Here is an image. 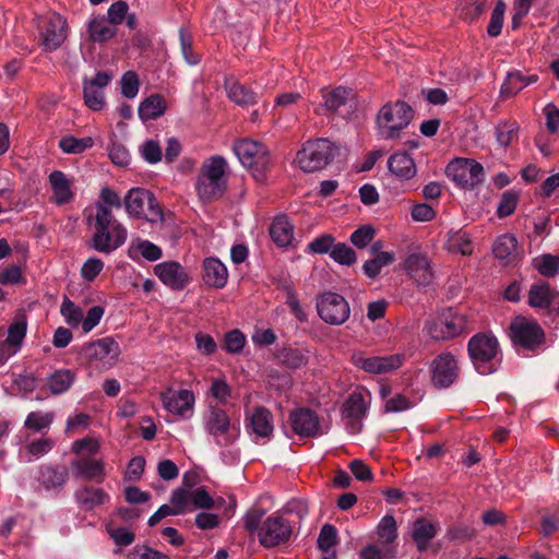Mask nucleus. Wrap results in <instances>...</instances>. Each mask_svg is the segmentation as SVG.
I'll list each match as a JSON object with an SVG mask.
<instances>
[{
	"label": "nucleus",
	"mask_w": 559,
	"mask_h": 559,
	"mask_svg": "<svg viewBox=\"0 0 559 559\" xmlns=\"http://www.w3.org/2000/svg\"><path fill=\"white\" fill-rule=\"evenodd\" d=\"M506 8V3L502 0L497 1L487 26V34L490 37H497L501 34Z\"/></svg>",
	"instance_id": "3c124183"
},
{
	"label": "nucleus",
	"mask_w": 559,
	"mask_h": 559,
	"mask_svg": "<svg viewBox=\"0 0 559 559\" xmlns=\"http://www.w3.org/2000/svg\"><path fill=\"white\" fill-rule=\"evenodd\" d=\"M376 534L381 545H390L397 538V525L392 515H384L377 525Z\"/></svg>",
	"instance_id": "c03bdc74"
},
{
	"label": "nucleus",
	"mask_w": 559,
	"mask_h": 559,
	"mask_svg": "<svg viewBox=\"0 0 559 559\" xmlns=\"http://www.w3.org/2000/svg\"><path fill=\"white\" fill-rule=\"evenodd\" d=\"M367 401H370V394L364 390L353 392L346 400L343 406V418L350 433L361 430V419L366 416L368 408Z\"/></svg>",
	"instance_id": "412c9836"
},
{
	"label": "nucleus",
	"mask_w": 559,
	"mask_h": 559,
	"mask_svg": "<svg viewBox=\"0 0 559 559\" xmlns=\"http://www.w3.org/2000/svg\"><path fill=\"white\" fill-rule=\"evenodd\" d=\"M78 503L86 509L92 510L109 501V495L102 488L83 487L75 492Z\"/></svg>",
	"instance_id": "473e14b6"
},
{
	"label": "nucleus",
	"mask_w": 559,
	"mask_h": 559,
	"mask_svg": "<svg viewBox=\"0 0 559 559\" xmlns=\"http://www.w3.org/2000/svg\"><path fill=\"white\" fill-rule=\"evenodd\" d=\"M270 235L274 242L280 247L289 245L294 237V227L285 215L274 218L270 227Z\"/></svg>",
	"instance_id": "f704fd0d"
},
{
	"label": "nucleus",
	"mask_w": 559,
	"mask_h": 559,
	"mask_svg": "<svg viewBox=\"0 0 559 559\" xmlns=\"http://www.w3.org/2000/svg\"><path fill=\"white\" fill-rule=\"evenodd\" d=\"M436 532L435 524L426 519H418L414 522L412 537L420 551L428 547L430 540L435 537Z\"/></svg>",
	"instance_id": "58836bf2"
},
{
	"label": "nucleus",
	"mask_w": 559,
	"mask_h": 559,
	"mask_svg": "<svg viewBox=\"0 0 559 559\" xmlns=\"http://www.w3.org/2000/svg\"><path fill=\"white\" fill-rule=\"evenodd\" d=\"M92 247L102 253H111L120 248L128 238L127 228L115 218L112 212L95 206Z\"/></svg>",
	"instance_id": "f257e3e1"
},
{
	"label": "nucleus",
	"mask_w": 559,
	"mask_h": 559,
	"mask_svg": "<svg viewBox=\"0 0 559 559\" xmlns=\"http://www.w3.org/2000/svg\"><path fill=\"white\" fill-rule=\"evenodd\" d=\"M334 243L335 239L332 235L323 234L308 243V251L317 254H331Z\"/></svg>",
	"instance_id": "052dcab7"
},
{
	"label": "nucleus",
	"mask_w": 559,
	"mask_h": 559,
	"mask_svg": "<svg viewBox=\"0 0 559 559\" xmlns=\"http://www.w3.org/2000/svg\"><path fill=\"white\" fill-rule=\"evenodd\" d=\"M467 352L479 374L497 371L501 361V350L497 337L490 332L477 333L469 338Z\"/></svg>",
	"instance_id": "7ed1b4c3"
},
{
	"label": "nucleus",
	"mask_w": 559,
	"mask_h": 559,
	"mask_svg": "<svg viewBox=\"0 0 559 559\" xmlns=\"http://www.w3.org/2000/svg\"><path fill=\"white\" fill-rule=\"evenodd\" d=\"M404 270L418 286L430 285L435 277L428 257L421 252L408 254L404 262Z\"/></svg>",
	"instance_id": "b1692460"
},
{
	"label": "nucleus",
	"mask_w": 559,
	"mask_h": 559,
	"mask_svg": "<svg viewBox=\"0 0 559 559\" xmlns=\"http://www.w3.org/2000/svg\"><path fill=\"white\" fill-rule=\"evenodd\" d=\"M154 274L173 290H180L190 282L188 271L176 261H164L156 264Z\"/></svg>",
	"instance_id": "5701e85b"
},
{
	"label": "nucleus",
	"mask_w": 559,
	"mask_h": 559,
	"mask_svg": "<svg viewBox=\"0 0 559 559\" xmlns=\"http://www.w3.org/2000/svg\"><path fill=\"white\" fill-rule=\"evenodd\" d=\"M203 278L206 285L223 288L228 281L226 265L216 258H206L203 262Z\"/></svg>",
	"instance_id": "c85d7f7f"
},
{
	"label": "nucleus",
	"mask_w": 559,
	"mask_h": 559,
	"mask_svg": "<svg viewBox=\"0 0 559 559\" xmlns=\"http://www.w3.org/2000/svg\"><path fill=\"white\" fill-rule=\"evenodd\" d=\"M337 540V531L333 525L325 524L322 526L319 537H318V547L321 550L328 551L330 550Z\"/></svg>",
	"instance_id": "69168bd1"
},
{
	"label": "nucleus",
	"mask_w": 559,
	"mask_h": 559,
	"mask_svg": "<svg viewBox=\"0 0 559 559\" xmlns=\"http://www.w3.org/2000/svg\"><path fill=\"white\" fill-rule=\"evenodd\" d=\"M289 419L294 431L300 437H314L323 432L319 417L309 408L293 412Z\"/></svg>",
	"instance_id": "393cba45"
},
{
	"label": "nucleus",
	"mask_w": 559,
	"mask_h": 559,
	"mask_svg": "<svg viewBox=\"0 0 559 559\" xmlns=\"http://www.w3.org/2000/svg\"><path fill=\"white\" fill-rule=\"evenodd\" d=\"M52 447L53 441L51 439L43 438L26 445L21 452V456L24 461L32 462L48 453Z\"/></svg>",
	"instance_id": "49530a36"
},
{
	"label": "nucleus",
	"mask_w": 559,
	"mask_h": 559,
	"mask_svg": "<svg viewBox=\"0 0 559 559\" xmlns=\"http://www.w3.org/2000/svg\"><path fill=\"white\" fill-rule=\"evenodd\" d=\"M413 119V109L405 102L384 104L376 118V130L383 140L399 139Z\"/></svg>",
	"instance_id": "20e7f679"
},
{
	"label": "nucleus",
	"mask_w": 559,
	"mask_h": 559,
	"mask_svg": "<svg viewBox=\"0 0 559 559\" xmlns=\"http://www.w3.org/2000/svg\"><path fill=\"white\" fill-rule=\"evenodd\" d=\"M129 216L143 218L150 223L162 221L163 212L153 194L142 188H132L123 199Z\"/></svg>",
	"instance_id": "1a4fd4ad"
},
{
	"label": "nucleus",
	"mask_w": 559,
	"mask_h": 559,
	"mask_svg": "<svg viewBox=\"0 0 559 559\" xmlns=\"http://www.w3.org/2000/svg\"><path fill=\"white\" fill-rule=\"evenodd\" d=\"M445 246L448 251L462 255H469L474 250L469 234L462 229L449 231Z\"/></svg>",
	"instance_id": "c9c22d12"
},
{
	"label": "nucleus",
	"mask_w": 559,
	"mask_h": 559,
	"mask_svg": "<svg viewBox=\"0 0 559 559\" xmlns=\"http://www.w3.org/2000/svg\"><path fill=\"white\" fill-rule=\"evenodd\" d=\"M132 249L147 261H157L162 257V249L148 240L136 239L132 242Z\"/></svg>",
	"instance_id": "4d7b16f0"
},
{
	"label": "nucleus",
	"mask_w": 559,
	"mask_h": 559,
	"mask_svg": "<svg viewBox=\"0 0 559 559\" xmlns=\"http://www.w3.org/2000/svg\"><path fill=\"white\" fill-rule=\"evenodd\" d=\"M352 95V91L345 87H336L332 91H323L324 102L319 105L314 111L323 115L325 111H336L341 106L345 105Z\"/></svg>",
	"instance_id": "2f4dec72"
},
{
	"label": "nucleus",
	"mask_w": 559,
	"mask_h": 559,
	"mask_svg": "<svg viewBox=\"0 0 559 559\" xmlns=\"http://www.w3.org/2000/svg\"><path fill=\"white\" fill-rule=\"evenodd\" d=\"M308 350L301 348L286 347L280 352L281 362L289 369H299L308 364Z\"/></svg>",
	"instance_id": "37998d69"
},
{
	"label": "nucleus",
	"mask_w": 559,
	"mask_h": 559,
	"mask_svg": "<svg viewBox=\"0 0 559 559\" xmlns=\"http://www.w3.org/2000/svg\"><path fill=\"white\" fill-rule=\"evenodd\" d=\"M330 257L334 260V262L347 266L354 264L357 259L354 249H352L345 242L334 243Z\"/></svg>",
	"instance_id": "603ef678"
},
{
	"label": "nucleus",
	"mask_w": 559,
	"mask_h": 559,
	"mask_svg": "<svg viewBox=\"0 0 559 559\" xmlns=\"http://www.w3.org/2000/svg\"><path fill=\"white\" fill-rule=\"evenodd\" d=\"M245 345H246V336L238 329L227 332L224 336V346H225L226 352L229 354L241 353Z\"/></svg>",
	"instance_id": "6e6d98bb"
},
{
	"label": "nucleus",
	"mask_w": 559,
	"mask_h": 559,
	"mask_svg": "<svg viewBox=\"0 0 559 559\" xmlns=\"http://www.w3.org/2000/svg\"><path fill=\"white\" fill-rule=\"evenodd\" d=\"M227 164L221 156L206 158L195 180V191L202 202H211L222 197L227 187Z\"/></svg>",
	"instance_id": "f03ea898"
},
{
	"label": "nucleus",
	"mask_w": 559,
	"mask_h": 559,
	"mask_svg": "<svg viewBox=\"0 0 559 559\" xmlns=\"http://www.w3.org/2000/svg\"><path fill=\"white\" fill-rule=\"evenodd\" d=\"M510 332L513 343L526 349H535L545 340L542 326L536 321L522 317L511 323Z\"/></svg>",
	"instance_id": "f3484780"
},
{
	"label": "nucleus",
	"mask_w": 559,
	"mask_h": 559,
	"mask_svg": "<svg viewBox=\"0 0 559 559\" xmlns=\"http://www.w3.org/2000/svg\"><path fill=\"white\" fill-rule=\"evenodd\" d=\"M226 91L230 100L240 106H249L257 103V94L238 82L226 83Z\"/></svg>",
	"instance_id": "79ce46f5"
},
{
	"label": "nucleus",
	"mask_w": 559,
	"mask_h": 559,
	"mask_svg": "<svg viewBox=\"0 0 559 559\" xmlns=\"http://www.w3.org/2000/svg\"><path fill=\"white\" fill-rule=\"evenodd\" d=\"M93 145L94 140L91 136L78 139L72 135H67L59 141V147L67 154H80Z\"/></svg>",
	"instance_id": "de8ad7c7"
},
{
	"label": "nucleus",
	"mask_w": 559,
	"mask_h": 559,
	"mask_svg": "<svg viewBox=\"0 0 559 559\" xmlns=\"http://www.w3.org/2000/svg\"><path fill=\"white\" fill-rule=\"evenodd\" d=\"M88 36L93 41H106L116 35V28L105 16H96L87 23Z\"/></svg>",
	"instance_id": "4c0bfd02"
},
{
	"label": "nucleus",
	"mask_w": 559,
	"mask_h": 559,
	"mask_svg": "<svg viewBox=\"0 0 559 559\" xmlns=\"http://www.w3.org/2000/svg\"><path fill=\"white\" fill-rule=\"evenodd\" d=\"M188 475L183 476V487L175 489L170 495V503L176 507V511L186 514L194 509H212L214 500L203 488H191L187 485Z\"/></svg>",
	"instance_id": "9d476101"
},
{
	"label": "nucleus",
	"mask_w": 559,
	"mask_h": 559,
	"mask_svg": "<svg viewBox=\"0 0 559 559\" xmlns=\"http://www.w3.org/2000/svg\"><path fill=\"white\" fill-rule=\"evenodd\" d=\"M48 180L52 192L51 200L57 205H63L73 200V178L68 177L61 170H53L49 174Z\"/></svg>",
	"instance_id": "a878e982"
},
{
	"label": "nucleus",
	"mask_w": 559,
	"mask_h": 559,
	"mask_svg": "<svg viewBox=\"0 0 559 559\" xmlns=\"http://www.w3.org/2000/svg\"><path fill=\"white\" fill-rule=\"evenodd\" d=\"M205 432L219 447L233 444L240 435L237 423H233L229 415L223 408L209 406L202 416Z\"/></svg>",
	"instance_id": "39448f33"
},
{
	"label": "nucleus",
	"mask_w": 559,
	"mask_h": 559,
	"mask_svg": "<svg viewBox=\"0 0 559 559\" xmlns=\"http://www.w3.org/2000/svg\"><path fill=\"white\" fill-rule=\"evenodd\" d=\"M467 325L468 318L465 313L449 308L428 320L425 330L435 341H448L463 333Z\"/></svg>",
	"instance_id": "423d86ee"
},
{
	"label": "nucleus",
	"mask_w": 559,
	"mask_h": 559,
	"mask_svg": "<svg viewBox=\"0 0 559 559\" xmlns=\"http://www.w3.org/2000/svg\"><path fill=\"white\" fill-rule=\"evenodd\" d=\"M164 408L181 419H189L194 414L195 395L191 390L168 389L160 394Z\"/></svg>",
	"instance_id": "dca6fc26"
},
{
	"label": "nucleus",
	"mask_w": 559,
	"mask_h": 559,
	"mask_svg": "<svg viewBox=\"0 0 559 559\" xmlns=\"http://www.w3.org/2000/svg\"><path fill=\"white\" fill-rule=\"evenodd\" d=\"M75 475L87 480L100 483L105 477V463L103 460L90 455H81L71 463Z\"/></svg>",
	"instance_id": "cd10ccee"
},
{
	"label": "nucleus",
	"mask_w": 559,
	"mask_h": 559,
	"mask_svg": "<svg viewBox=\"0 0 559 559\" xmlns=\"http://www.w3.org/2000/svg\"><path fill=\"white\" fill-rule=\"evenodd\" d=\"M123 205V201L121 200L118 192L110 188H103L99 194V201L95 206H102L107 212H112L114 209H121Z\"/></svg>",
	"instance_id": "5fc2aeb1"
},
{
	"label": "nucleus",
	"mask_w": 559,
	"mask_h": 559,
	"mask_svg": "<svg viewBox=\"0 0 559 559\" xmlns=\"http://www.w3.org/2000/svg\"><path fill=\"white\" fill-rule=\"evenodd\" d=\"M104 262L96 257L88 258L82 265L80 274L82 278L92 283L104 270Z\"/></svg>",
	"instance_id": "bf43d9fd"
},
{
	"label": "nucleus",
	"mask_w": 559,
	"mask_h": 559,
	"mask_svg": "<svg viewBox=\"0 0 559 559\" xmlns=\"http://www.w3.org/2000/svg\"><path fill=\"white\" fill-rule=\"evenodd\" d=\"M557 293L548 283L538 282L531 286L528 292V304L533 308L546 309L550 306Z\"/></svg>",
	"instance_id": "72a5a7b5"
},
{
	"label": "nucleus",
	"mask_w": 559,
	"mask_h": 559,
	"mask_svg": "<svg viewBox=\"0 0 559 559\" xmlns=\"http://www.w3.org/2000/svg\"><path fill=\"white\" fill-rule=\"evenodd\" d=\"M234 152L241 165L248 168L257 181L265 179L270 167V153L264 144L248 139L235 143Z\"/></svg>",
	"instance_id": "0eeeda50"
},
{
	"label": "nucleus",
	"mask_w": 559,
	"mask_h": 559,
	"mask_svg": "<svg viewBox=\"0 0 559 559\" xmlns=\"http://www.w3.org/2000/svg\"><path fill=\"white\" fill-rule=\"evenodd\" d=\"M210 394L219 403H226L231 395V389L224 378L212 381Z\"/></svg>",
	"instance_id": "774afa93"
},
{
	"label": "nucleus",
	"mask_w": 559,
	"mask_h": 559,
	"mask_svg": "<svg viewBox=\"0 0 559 559\" xmlns=\"http://www.w3.org/2000/svg\"><path fill=\"white\" fill-rule=\"evenodd\" d=\"M319 317L332 325H341L347 321L350 314V307L347 300L336 293H324L317 301Z\"/></svg>",
	"instance_id": "4468645a"
},
{
	"label": "nucleus",
	"mask_w": 559,
	"mask_h": 559,
	"mask_svg": "<svg viewBox=\"0 0 559 559\" xmlns=\"http://www.w3.org/2000/svg\"><path fill=\"white\" fill-rule=\"evenodd\" d=\"M447 176L463 188H473L484 180L481 164L469 158H455L445 168Z\"/></svg>",
	"instance_id": "2eb2a0df"
},
{
	"label": "nucleus",
	"mask_w": 559,
	"mask_h": 559,
	"mask_svg": "<svg viewBox=\"0 0 559 559\" xmlns=\"http://www.w3.org/2000/svg\"><path fill=\"white\" fill-rule=\"evenodd\" d=\"M60 313L63 317L66 323L71 328H78L82 325L84 314L83 310L69 298L63 299L60 307Z\"/></svg>",
	"instance_id": "8fccbe9b"
},
{
	"label": "nucleus",
	"mask_w": 559,
	"mask_h": 559,
	"mask_svg": "<svg viewBox=\"0 0 559 559\" xmlns=\"http://www.w3.org/2000/svg\"><path fill=\"white\" fill-rule=\"evenodd\" d=\"M90 364L104 370L110 369L120 356V346L111 337H103L85 344L81 350Z\"/></svg>",
	"instance_id": "9b49d317"
},
{
	"label": "nucleus",
	"mask_w": 559,
	"mask_h": 559,
	"mask_svg": "<svg viewBox=\"0 0 559 559\" xmlns=\"http://www.w3.org/2000/svg\"><path fill=\"white\" fill-rule=\"evenodd\" d=\"M292 532L289 522L283 516L271 515L261 524L258 531L259 542L264 547H275L286 543Z\"/></svg>",
	"instance_id": "a211bd4d"
},
{
	"label": "nucleus",
	"mask_w": 559,
	"mask_h": 559,
	"mask_svg": "<svg viewBox=\"0 0 559 559\" xmlns=\"http://www.w3.org/2000/svg\"><path fill=\"white\" fill-rule=\"evenodd\" d=\"M52 420L53 414L50 412H31L24 421V426L28 429L40 431L48 428Z\"/></svg>",
	"instance_id": "864d4df0"
},
{
	"label": "nucleus",
	"mask_w": 559,
	"mask_h": 559,
	"mask_svg": "<svg viewBox=\"0 0 559 559\" xmlns=\"http://www.w3.org/2000/svg\"><path fill=\"white\" fill-rule=\"evenodd\" d=\"M99 449L100 442L93 437L78 439L71 445L72 452L80 456L85 455L84 452H86V455L92 456L96 454L99 451Z\"/></svg>",
	"instance_id": "13d9d810"
},
{
	"label": "nucleus",
	"mask_w": 559,
	"mask_h": 559,
	"mask_svg": "<svg viewBox=\"0 0 559 559\" xmlns=\"http://www.w3.org/2000/svg\"><path fill=\"white\" fill-rule=\"evenodd\" d=\"M121 93L127 98H134L139 93V79L135 72L128 71L121 78Z\"/></svg>",
	"instance_id": "338daca9"
},
{
	"label": "nucleus",
	"mask_w": 559,
	"mask_h": 559,
	"mask_svg": "<svg viewBox=\"0 0 559 559\" xmlns=\"http://www.w3.org/2000/svg\"><path fill=\"white\" fill-rule=\"evenodd\" d=\"M353 365L371 374L392 372L402 367L404 355L369 356L364 352H354L350 357Z\"/></svg>",
	"instance_id": "ddd939ff"
},
{
	"label": "nucleus",
	"mask_w": 559,
	"mask_h": 559,
	"mask_svg": "<svg viewBox=\"0 0 559 559\" xmlns=\"http://www.w3.org/2000/svg\"><path fill=\"white\" fill-rule=\"evenodd\" d=\"M429 371L433 386L447 389L451 386L460 376L457 357L450 352H443L431 360Z\"/></svg>",
	"instance_id": "f8f14e48"
},
{
	"label": "nucleus",
	"mask_w": 559,
	"mask_h": 559,
	"mask_svg": "<svg viewBox=\"0 0 559 559\" xmlns=\"http://www.w3.org/2000/svg\"><path fill=\"white\" fill-rule=\"evenodd\" d=\"M41 479L47 487H60L66 483L67 473L48 466L41 471Z\"/></svg>",
	"instance_id": "0e129e2a"
},
{
	"label": "nucleus",
	"mask_w": 559,
	"mask_h": 559,
	"mask_svg": "<svg viewBox=\"0 0 559 559\" xmlns=\"http://www.w3.org/2000/svg\"><path fill=\"white\" fill-rule=\"evenodd\" d=\"M43 23L40 38L44 49L47 51L57 50L68 36L67 20L62 15L51 12L44 17Z\"/></svg>",
	"instance_id": "6ab92c4d"
},
{
	"label": "nucleus",
	"mask_w": 559,
	"mask_h": 559,
	"mask_svg": "<svg viewBox=\"0 0 559 559\" xmlns=\"http://www.w3.org/2000/svg\"><path fill=\"white\" fill-rule=\"evenodd\" d=\"M538 81V75H524L520 71L509 72L501 85L500 93L503 97H511L522 91L524 87Z\"/></svg>",
	"instance_id": "c756f323"
},
{
	"label": "nucleus",
	"mask_w": 559,
	"mask_h": 559,
	"mask_svg": "<svg viewBox=\"0 0 559 559\" xmlns=\"http://www.w3.org/2000/svg\"><path fill=\"white\" fill-rule=\"evenodd\" d=\"M386 164L391 176L401 182L409 181L416 176V164L413 157L406 152L392 154Z\"/></svg>",
	"instance_id": "bb28decb"
},
{
	"label": "nucleus",
	"mask_w": 559,
	"mask_h": 559,
	"mask_svg": "<svg viewBox=\"0 0 559 559\" xmlns=\"http://www.w3.org/2000/svg\"><path fill=\"white\" fill-rule=\"evenodd\" d=\"M111 75L107 72H98L95 78L83 80V96L85 105L99 111L105 106L104 88L111 82Z\"/></svg>",
	"instance_id": "4be33fe9"
},
{
	"label": "nucleus",
	"mask_w": 559,
	"mask_h": 559,
	"mask_svg": "<svg viewBox=\"0 0 559 559\" xmlns=\"http://www.w3.org/2000/svg\"><path fill=\"white\" fill-rule=\"evenodd\" d=\"M516 124L514 122H501L496 128V139L499 145L507 147L516 136Z\"/></svg>",
	"instance_id": "680f3d73"
},
{
	"label": "nucleus",
	"mask_w": 559,
	"mask_h": 559,
	"mask_svg": "<svg viewBox=\"0 0 559 559\" xmlns=\"http://www.w3.org/2000/svg\"><path fill=\"white\" fill-rule=\"evenodd\" d=\"M165 110V99L160 95L154 94L141 102L138 114L141 120L147 121L164 115Z\"/></svg>",
	"instance_id": "ea45409f"
},
{
	"label": "nucleus",
	"mask_w": 559,
	"mask_h": 559,
	"mask_svg": "<svg viewBox=\"0 0 559 559\" xmlns=\"http://www.w3.org/2000/svg\"><path fill=\"white\" fill-rule=\"evenodd\" d=\"M246 430L254 442L267 441L274 431L272 413L263 407H254L246 415Z\"/></svg>",
	"instance_id": "aec40b11"
},
{
	"label": "nucleus",
	"mask_w": 559,
	"mask_h": 559,
	"mask_svg": "<svg viewBox=\"0 0 559 559\" xmlns=\"http://www.w3.org/2000/svg\"><path fill=\"white\" fill-rule=\"evenodd\" d=\"M129 11V5L126 1L118 0L114 2L107 11V20L115 27L120 25Z\"/></svg>",
	"instance_id": "e2e57ef3"
},
{
	"label": "nucleus",
	"mask_w": 559,
	"mask_h": 559,
	"mask_svg": "<svg viewBox=\"0 0 559 559\" xmlns=\"http://www.w3.org/2000/svg\"><path fill=\"white\" fill-rule=\"evenodd\" d=\"M394 261V254L391 252H380L374 255L373 259L365 262L362 269L364 273L370 277L374 278L378 276L383 266L391 264Z\"/></svg>",
	"instance_id": "09e8293b"
},
{
	"label": "nucleus",
	"mask_w": 559,
	"mask_h": 559,
	"mask_svg": "<svg viewBox=\"0 0 559 559\" xmlns=\"http://www.w3.org/2000/svg\"><path fill=\"white\" fill-rule=\"evenodd\" d=\"M335 145L326 139L307 142L296 156V164L305 173L317 171L326 166L334 157Z\"/></svg>",
	"instance_id": "6e6552de"
},
{
	"label": "nucleus",
	"mask_w": 559,
	"mask_h": 559,
	"mask_svg": "<svg viewBox=\"0 0 559 559\" xmlns=\"http://www.w3.org/2000/svg\"><path fill=\"white\" fill-rule=\"evenodd\" d=\"M518 241L512 235H502L493 243V254L504 263H512L518 258Z\"/></svg>",
	"instance_id": "e433bc0d"
},
{
	"label": "nucleus",
	"mask_w": 559,
	"mask_h": 559,
	"mask_svg": "<svg viewBox=\"0 0 559 559\" xmlns=\"http://www.w3.org/2000/svg\"><path fill=\"white\" fill-rule=\"evenodd\" d=\"M27 332V319L24 312H17L8 329L4 344L19 347Z\"/></svg>",
	"instance_id": "a19ab883"
},
{
	"label": "nucleus",
	"mask_w": 559,
	"mask_h": 559,
	"mask_svg": "<svg viewBox=\"0 0 559 559\" xmlns=\"http://www.w3.org/2000/svg\"><path fill=\"white\" fill-rule=\"evenodd\" d=\"M532 264L543 276L554 277L559 273V257L542 254L533 259Z\"/></svg>",
	"instance_id": "a18cd8bd"
},
{
	"label": "nucleus",
	"mask_w": 559,
	"mask_h": 559,
	"mask_svg": "<svg viewBox=\"0 0 559 559\" xmlns=\"http://www.w3.org/2000/svg\"><path fill=\"white\" fill-rule=\"evenodd\" d=\"M75 381V372L70 369H57L46 378L45 385L53 395L66 393Z\"/></svg>",
	"instance_id": "7c9ffc66"
}]
</instances>
